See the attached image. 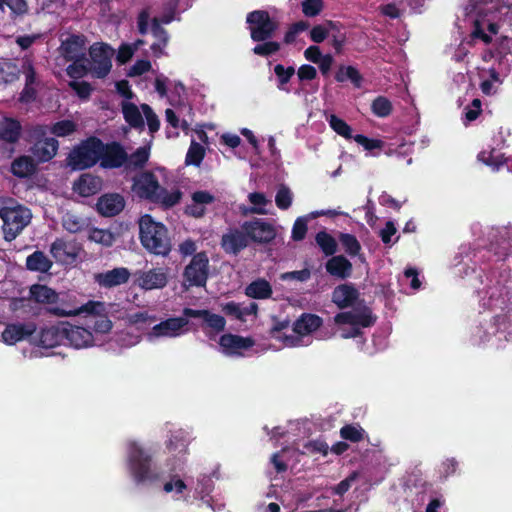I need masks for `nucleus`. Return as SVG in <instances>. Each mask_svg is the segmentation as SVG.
Listing matches in <instances>:
<instances>
[{"label":"nucleus","mask_w":512,"mask_h":512,"mask_svg":"<svg viewBox=\"0 0 512 512\" xmlns=\"http://www.w3.org/2000/svg\"><path fill=\"white\" fill-rule=\"evenodd\" d=\"M187 489L185 482L178 476H173L171 479L164 483L162 490L166 493H175L177 500L184 498L183 493Z\"/></svg>","instance_id":"3c124183"},{"label":"nucleus","mask_w":512,"mask_h":512,"mask_svg":"<svg viewBox=\"0 0 512 512\" xmlns=\"http://www.w3.org/2000/svg\"><path fill=\"white\" fill-rule=\"evenodd\" d=\"M65 339L64 324L42 328L39 333L38 345L43 348H54Z\"/></svg>","instance_id":"bb28decb"},{"label":"nucleus","mask_w":512,"mask_h":512,"mask_svg":"<svg viewBox=\"0 0 512 512\" xmlns=\"http://www.w3.org/2000/svg\"><path fill=\"white\" fill-rule=\"evenodd\" d=\"M122 113L125 121L133 128H143L144 120L138 107L129 101H123L121 104Z\"/></svg>","instance_id":"e433bc0d"},{"label":"nucleus","mask_w":512,"mask_h":512,"mask_svg":"<svg viewBox=\"0 0 512 512\" xmlns=\"http://www.w3.org/2000/svg\"><path fill=\"white\" fill-rule=\"evenodd\" d=\"M205 156V149L204 147L195 142L192 141L190 144V147L187 151L185 163L186 165H195L199 166Z\"/></svg>","instance_id":"a18cd8bd"},{"label":"nucleus","mask_w":512,"mask_h":512,"mask_svg":"<svg viewBox=\"0 0 512 512\" xmlns=\"http://www.w3.org/2000/svg\"><path fill=\"white\" fill-rule=\"evenodd\" d=\"M136 52V47H132L130 44L123 43L120 45L117 55L116 61L119 65L126 64L130 61Z\"/></svg>","instance_id":"e2e57ef3"},{"label":"nucleus","mask_w":512,"mask_h":512,"mask_svg":"<svg viewBox=\"0 0 512 512\" xmlns=\"http://www.w3.org/2000/svg\"><path fill=\"white\" fill-rule=\"evenodd\" d=\"M280 49V44L276 41H266L264 43L258 44L253 48V52L259 56H269Z\"/></svg>","instance_id":"052dcab7"},{"label":"nucleus","mask_w":512,"mask_h":512,"mask_svg":"<svg viewBox=\"0 0 512 512\" xmlns=\"http://www.w3.org/2000/svg\"><path fill=\"white\" fill-rule=\"evenodd\" d=\"M87 39L83 34H71L61 42L60 53L66 61L85 57Z\"/></svg>","instance_id":"6ab92c4d"},{"label":"nucleus","mask_w":512,"mask_h":512,"mask_svg":"<svg viewBox=\"0 0 512 512\" xmlns=\"http://www.w3.org/2000/svg\"><path fill=\"white\" fill-rule=\"evenodd\" d=\"M65 339L75 348H83L93 343V334L88 328L64 325Z\"/></svg>","instance_id":"b1692460"},{"label":"nucleus","mask_w":512,"mask_h":512,"mask_svg":"<svg viewBox=\"0 0 512 512\" xmlns=\"http://www.w3.org/2000/svg\"><path fill=\"white\" fill-rule=\"evenodd\" d=\"M53 263L43 251L36 250L26 258V267L30 271L46 273Z\"/></svg>","instance_id":"c9c22d12"},{"label":"nucleus","mask_w":512,"mask_h":512,"mask_svg":"<svg viewBox=\"0 0 512 512\" xmlns=\"http://www.w3.org/2000/svg\"><path fill=\"white\" fill-rule=\"evenodd\" d=\"M158 188V181L152 172H142L133 178L132 191L141 199L157 201L159 195L156 190Z\"/></svg>","instance_id":"a211bd4d"},{"label":"nucleus","mask_w":512,"mask_h":512,"mask_svg":"<svg viewBox=\"0 0 512 512\" xmlns=\"http://www.w3.org/2000/svg\"><path fill=\"white\" fill-rule=\"evenodd\" d=\"M49 312L59 317L77 316L85 314L88 329L95 333L105 334L112 329V322L106 313L103 302L89 300L86 303L69 302L49 308Z\"/></svg>","instance_id":"f257e3e1"},{"label":"nucleus","mask_w":512,"mask_h":512,"mask_svg":"<svg viewBox=\"0 0 512 512\" xmlns=\"http://www.w3.org/2000/svg\"><path fill=\"white\" fill-rule=\"evenodd\" d=\"M208 257L204 252L196 254L186 267L184 276L189 286L203 287L208 276Z\"/></svg>","instance_id":"2eb2a0df"},{"label":"nucleus","mask_w":512,"mask_h":512,"mask_svg":"<svg viewBox=\"0 0 512 512\" xmlns=\"http://www.w3.org/2000/svg\"><path fill=\"white\" fill-rule=\"evenodd\" d=\"M151 69V63L145 59L137 60L128 70V77H136L141 76L142 74L148 72Z\"/></svg>","instance_id":"69168bd1"},{"label":"nucleus","mask_w":512,"mask_h":512,"mask_svg":"<svg viewBox=\"0 0 512 512\" xmlns=\"http://www.w3.org/2000/svg\"><path fill=\"white\" fill-rule=\"evenodd\" d=\"M292 200H293V194H292L291 190L287 186L281 185L278 188L276 196H275L276 206L279 209L286 210L291 206Z\"/></svg>","instance_id":"5fc2aeb1"},{"label":"nucleus","mask_w":512,"mask_h":512,"mask_svg":"<svg viewBox=\"0 0 512 512\" xmlns=\"http://www.w3.org/2000/svg\"><path fill=\"white\" fill-rule=\"evenodd\" d=\"M249 202L253 205L248 212L253 214L265 215L267 213L265 206L269 203V200L265 196L264 193L261 192H253L248 195ZM246 214L247 211L243 210Z\"/></svg>","instance_id":"79ce46f5"},{"label":"nucleus","mask_w":512,"mask_h":512,"mask_svg":"<svg viewBox=\"0 0 512 512\" xmlns=\"http://www.w3.org/2000/svg\"><path fill=\"white\" fill-rule=\"evenodd\" d=\"M113 54L114 50L106 43H95L89 48L90 70L95 77L104 78L109 74L112 68L111 58Z\"/></svg>","instance_id":"1a4fd4ad"},{"label":"nucleus","mask_w":512,"mask_h":512,"mask_svg":"<svg viewBox=\"0 0 512 512\" xmlns=\"http://www.w3.org/2000/svg\"><path fill=\"white\" fill-rule=\"evenodd\" d=\"M258 306L255 302H251L248 306L242 307L233 301L222 305V312L233 319L244 322L248 315L256 314Z\"/></svg>","instance_id":"2f4dec72"},{"label":"nucleus","mask_w":512,"mask_h":512,"mask_svg":"<svg viewBox=\"0 0 512 512\" xmlns=\"http://www.w3.org/2000/svg\"><path fill=\"white\" fill-rule=\"evenodd\" d=\"M365 431L359 425L346 424L340 429V436L344 440L358 443L364 439Z\"/></svg>","instance_id":"37998d69"},{"label":"nucleus","mask_w":512,"mask_h":512,"mask_svg":"<svg viewBox=\"0 0 512 512\" xmlns=\"http://www.w3.org/2000/svg\"><path fill=\"white\" fill-rule=\"evenodd\" d=\"M241 228L247 233L248 240L256 243H268L276 237L274 225L263 219L245 221Z\"/></svg>","instance_id":"ddd939ff"},{"label":"nucleus","mask_w":512,"mask_h":512,"mask_svg":"<svg viewBox=\"0 0 512 512\" xmlns=\"http://www.w3.org/2000/svg\"><path fill=\"white\" fill-rule=\"evenodd\" d=\"M307 233V221L304 218H298L294 222L293 228H292V238L295 241H300L304 239L305 235Z\"/></svg>","instance_id":"338daca9"},{"label":"nucleus","mask_w":512,"mask_h":512,"mask_svg":"<svg viewBox=\"0 0 512 512\" xmlns=\"http://www.w3.org/2000/svg\"><path fill=\"white\" fill-rule=\"evenodd\" d=\"M89 239L106 247L112 246L115 241L114 234L111 231L100 228L91 229Z\"/></svg>","instance_id":"8fccbe9b"},{"label":"nucleus","mask_w":512,"mask_h":512,"mask_svg":"<svg viewBox=\"0 0 512 512\" xmlns=\"http://www.w3.org/2000/svg\"><path fill=\"white\" fill-rule=\"evenodd\" d=\"M30 209L22 206H4L0 208V218L3 221V233L6 241L14 240L30 223Z\"/></svg>","instance_id":"39448f33"},{"label":"nucleus","mask_w":512,"mask_h":512,"mask_svg":"<svg viewBox=\"0 0 512 512\" xmlns=\"http://www.w3.org/2000/svg\"><path fill=\"white\" fill-rule=\"evenodd\" d=\"M290 325V321L289 320H277L275 319L274 321V324L273 326L271 327L270 329V337L271 338H274L276 340H280L282 341V343L284 344V336L286 335L285 333H283V331L285 329H287Z\"/></svg>","instance_id":"0e129e2a"},{"label":"nucleus","mask_w":512,"mask_h":512,"mask_svg":"<svg viewBox=\"0 0 512 512\" xmlns=\"http://www.w3.org/2000/svg\"><path fill=\"white\" fill-rule=\"evenodd\" d=\"M63 226L67 231L77 233L83 229L84 221L80 217L68 213L63 218Z\"/></svg>","instance_id":"bf43d9fd"},{"label":"nucleus","mask_w":512,"mask_h":512,"mask_svg":"<svg viewBox=\"0 0 512 512\" xmlns=\"http://www.w3.org/2000/svg\"><path fill=\"white\" fill-rule=\"evenodd\" d=\"M255 345L251 337L227 333L220 336L219 346L222 352L227 356H243L244 351L249 350Z\"/></svg>","instance_id":"f3484780"},{"label":"nucleus","mask_w":512,"mask_h":512,"mask_svg":"<svg viewBox=\"0 0 512 512\" xmlns=\"http://www.w3.org/2000/svg\"><path fill=\"white\" fill-rule=\"evenodd\" d=\"M47 133L48 126L46 125H36L29 133L33 142L29 151L38 164L52 160L59 149L58 140L53 137H46Z\"/></svg>","instance_id":"20e7f679"},{"label":"nucleus","mask_w":512,"mask_h":512,"mask_svg":"<svg viewBox=\"0 0 512 512\" xmlns=\"http://www.w3.org/2000/svg\"><path fill=\"white\" fill-rule=\"evenodd\" d=\"M364 301L359 297V290H333L332 292V302L339 309H354Z\"/></svg>","instance_id":"c85d7f7f"},{"label":"nucleus","mask_w":512,"mask_h":512,"mask_svg":"<svg viewBox=\"0 0 512 512\" xmlns=\"http://www.w3.org/2000/svg\"><path fill=\"white\" fill-rule=\"evenodd\" d=\"M326 270L337 278L344 279L350 276L352 264L344 256H334L326 263Z\"/></svg>","instance_id":"f704fd0d"},{"label":"nucleus","mask_w":512,"mask_h":512,"mask_svg":"<svg viewBox=\"0 0 512 512\" xmlns=\"http://www.w3.org/2000/svg\"><path fill=\"white\" fill-rule=\"evenodd\" d=\"M149 158V152L145 147H139L131 155H128V160L124 164L126 170H137L142 168Z\"/></svg>","instance_id":"58836bf2"},{"label":"nucleus","mask_w":512,"mask_h":512,"mask_svg":"<svg viewBox=\"0 0 512 512\" xmlns=\"http://www.w3.org/2000/svg\"><path fill=\"white\" fill-rule=\"evenodd\" d=\"M127 465L137 484L152 483L159 478L152 453L135 441L128 443Z\"/></svg>","instance_id":"f03ea898"},{"label":"nucleus","mask_w":512,"mask_h":512,"mask_svg":"<svg viewBox=\"0 0 512 512\" xmlns=\"http://www.w3.org/2000/svg\"><path fill=\"white\" fill-rule=\"evenodd\" d=\"M328 452L329 446L322 439L309 440L303 444L302 450H299L300 454L307 456H314L317 454L327 456Z\"/></svg>","instance_id":"4c0bfd02"},{"label":"nucleus","mask_w":512,"mask_h":512,"mask_svg":"<svg viewBox=\"0 0 512 512\" xmlns=\"http://www.w3.org/2000/svg\"><path fill=\"white\" fill-rule=\"evenodd\" d=\"M301 8L306 17H316L322 12L324 3L323 0H303Z\"/></svg>","instance_id":"4d7b16f0"},{"label":"nucleus","mask_w":512,"mask_h":512,"mask_svg":"<svg viewBox=\"0 0 512 512\" xmlns=\"http://www.w3.org/2000/svg\"><path fill=\"white\" fill-rule=\"evenodd\" d=\"M48 130L57 137H66L76 131V124L72 120H61L55 122Z\"/></svg>","instance_id":"49530a36"},{"label":"nucleus","mask_w":512,"mask_h":512,"mask_svg":"<svg viewBox=\"0 0 512 512\" xmlns=\"http://www.w3.org/2000/svg\"><path fill=\"white\" fill-rule=\"evenodd\" d=\"M97 211L105 217L118 215L125 207L123 196L118 193L102 195L96 204Z\"/></svg>","instance_id":"4be33fe9"},{"label":"nucleus","mask_w":512,"mask_h":512,"mask_svg":"<svg viewBox=\"0 0 512 512\" xmlns=\"http://www.w3.org/2000/svg\"><path fill=\"white\" fill-rule=\"evenodd\" d=\"M30 297H12L8 299V307L10 311L17 312L19 310L26 311L30 307L32 300L38 303L54 304L57 303L59 295L56 290H29Z\"/></svg>","instance_id":"4468645a"},{"label":"nucleus","mask_w":512,"mask_h":512,"mask_svg":"<svg viewBox=\"0 0 512 512\" xmlns=\"http://www.w3.org/2000/svg\"><path fill=\"white\" fill-rule=\"evenodd\" d=\"M133 279V286L138 288H160V273L157 269H151L149 271L137 270L131 273Z\"/></svg>","instance_id":"72a5a7b5"},{"label":"nucleus","mask_w":512,"mask_h":512,"mask_svg":"<svg viewBox=\"0 0 512 512\" xmlns=\"http://www.w3.org/2000/svg\"><path fill=\"white\" fill-rule=\"evenodd\" d=\"M315 240L325 255H333L336 252L337 243L330 234L324 231L319 232L317 233Z\"/></svg>","instance_id":"09e8293b"},{"label":"nucleus","mask_w":512,"mask_h":512,"mask_svg":"<svg viewBox=\"0 0 512 512\" xmlns=\"http://www.w3.org/2000/svg\"><path fill=\"white\" fill-rule=\"evenodd\" d=\"M191 108L185 105H179L175 109L165 111L166 120L169 125L175 129L174 135H178V130H188L189 123L184 119L185 112L190 113Z\"/></svg>","instance_id":"7c9ffc66"},{"label":"nucleus","mask_w":512,"mask_h":512,"mask_svg":"<svg viewBox=\"0 0 512 512\" xmlns=\"http://www.w3.org/2000/svg\"><path fill=\"white\" fill-rule=\"evenodd\" d=\"M333 31H338L337 24L333 21H326L324 24L314 26L310 31V37L313 42L321 43Z\"/></svg>","instance_id":"a19ab883"},{"label":"nucleus","mask_w":512,"mask_h":512,"mask_svg":"<svg viewBox=\"0 0 512 512\" xmlns=\"http://www.w3.org/2000/svg\"><path fill=\"white\" fill-rule=\"evenodd\" d=\"M377 318L364 301L351 311L337 313L334 317V322L338 325L348 324L358 328H369L375 325Z\"/></svg>","instance_id":"6e6552de"},{"label":"nucleus","mask_w":512,"mask_h":512,"mask_svg":"<svg viewBox=\"0 0 512 512\" xmlns=\"http://www.w3.org/2000/svg\"><path fill=\"white\" fill-rule=\"evenodd\" d=\"M357 473L353 472L347 478L340 481L334 488L333 494L343 496L350 488L352 483L356 480Z\"/></svg>","instance_id":"774afa93"},{"label":"nucleus","mask_w":512,"mask_h":512,"mask_svg":"<svg viewBox=\"0 0 512 512\" xmlns=\"http://www.w3.org/2000/svg\"><path fill=\"white\" fill-rule=\"evenodd\" d=\"M102 140L90 136L74 147L67 157V164L73 170H85L96 165L100 160Z\"/></svg>","instance_id":"7ed1b4c3"},{"label":"nucleus","mask_w":512,"mask_h":512,"mask_svg":"<svg viewBox=\"0 0 512 512\" xmlns=\"http://www.w3.org/2000/svg\"><path fill=\"white\" fill-rule=\"evenodd\" d=\"M131 272L125 267H117L94 275L95 282L105 288H112L128 282Z\"/></svg>","instance_id":"412c9836"},{"label":"nucleus","mask_w":512,"mask_h":512,"mask_svg":"<svg viewBox=\"0 0 512 512\" xmlns=\"http://www.w3.org/2000/svg\"><path fill=\"white\" fill-rule=\"evenodd\" d=\"M372 112L378 117H387L392 112V103L383 96H378L371 104Z\"/></svg>","instance_id":"864d4df0"},{"label":"nucleus","mask_w":512,"mask_h":512,"mask_svg":"<svg viewBox=\"0 0 512 512\" xmlns=\"http://www.w3.org/2000/svg\"><path fill=\"white\" fill-rule=\"evenodd\" d=\"M252 40L262 42L270 39L278 28V23L271 19L265 10H255L247 15Z\"/></svg>","instance_id":"0eeeda50"},{"label":"nucleus","mask_w":512,"mask_h":512,"mask_svg":"<svg viewBox=\"0 0 512 512\" xmlns=\"http://www.w3.org/2000/svg\"><path fill=\"white\" fill-rule=\"evenodd\" d=\"M139 237L142 245L156 255L160 254V223L145 214L139 221Z\"/></svg>","instance_id":"9b49d317"},{"label":"nucleus","mask_w":512,"mask_h":512,"mask_svg":"<svg viewBox=\"0 0 512 512\" xmlns=\"http://www.w3.org/2000/svg\"><path fill=\"white\" fill-rule=\"evenodd\" d=\"M69 86L75 91L80 99H89L92 93V86L86 81H72L69 83Z\"/></svg>","instance_id":"680f3d73"},{"label":"nucleus","mask_w":512,"mask_h":512,"mask_svg":"<svg viewBox=\"0 0 512 512\" xmlns=\"http://www.w3.org/2000/svg\"><path fill=\"white\" fill-rule=\"evenodd\" d=\"M183 314L186 317L200 319V327L209 337L217 335L225 330V318L219 314L212 313L210 310L184 308Z\"/></svg>","instance_id":"9d476101"},{"label":"nucleus","mask_w":512,"mask_h":512,"mask_svg":"<svg viewBox=\"0 0 512 512\" xmlns=\"http://www.w3.org/2000/svg\"><path fill=\"white\" fill-rule=\"evenodd\" d=\"M38 163L33 157L22 155L11 163V173L18 178H28L37 171Z\"/></svg>","instance_id":"cd10ccee"},{"label":"nucleus","mask_w":512,"mask_h":512,"mask_svg":"<svg viewBox=\"0 0 512 512\" xmlns=\"http://www.w3.org/2000/svg\"><path fill=\"white\" fill-rule=\"evenodd\" d=\"M339 241L345 251L351 256L357 255L361 249V245L354 235L342 233L339 236Z\"/></svg>","instance_id":"6e6d98bb"},{"label":"nucleus","mask_w":512,"mask_h":512,"mask_svg":"<svg viewBox=\"0 0 512 512\" xmlns=\"http://www.w3.org/2000/svg\"><path fill=\"white\" fill-rule=\"evenodd\" d=\"M182 198V192L178 187H173L170 190L165 189L162 191V206L168 208L177 204Z\"/></svg>","instance_id":"13d9d810"},{"label":"nucleus","mask_w":512,"mask_h":512,"mask_svg":"<svg viewBox=\"0 0 512 512\" xmlns=\"http://www.w3.org/2000/svg\"><path fill=\"white\" fill-rule=\"evenodd\" d=\"M335 79L338 82H344L350 80L355 87H361L362 76L359 71L353 66H340L339 70L335 75Z\"/></svg>","instance_id":"ea45409f"},{"label":"nucleus","mask_w":512,"mask_h":512,"mask_svg":"<svg viewBox=\"0 0 512 512\" xmlns=\"http://www.w3.org/2000/svg\"><path fill=\"white\" fill-rule=\"evenodd\" d=\"M103 181L99 176L82 174L73 185V190L82 197L97 194L102 188Z\"/></svg>","instance_id":"393cba45"},{"label":"nucleus","mask_w":512,"mask_h":512,"mask_svg":"<svg viewBox=\"0 0 512 512\" xmlns=\"http://www.w3.org/2000/svg\"><path fill=\"white\" fill-rule=\"evenodd\" d=\"M189 443V433L183 429H177L171 432L166 442V448L175 456H185L188 453Z\"/></svg>","instance_id":"a878e982"},{"label":"nucleus","mask_w":512,"mask_h":512,"mask_svg":"<svg viewBox=\"0 0 512 512\" xmlns=\"http://www.w3.org/2000/svg\"><path fill=\"white\" fill-rule=\"evenodd\" d=\"M330 127L340 136L351 139L352 138V129L351 127L341 118L332 114L328 118Z\"/></svg>","instance_id":"603ef678"},{"label":"nucleus","mask_w":512,"mask_h":512,"mask_svg":"<svg viewBox=\"0 0 512 512\" xmlns=\"http://www.w3.org/2000/svg\"><path fill=\"white\" fill-rule=\"evenodd\" d=\"M100 166L104 169H116L124 166L128 160V154L124 147L116 141L104 143L100 149Z\"/></svg>","instance_id":"f8f14e48"},{"label":"nucleus","mask_w":512,"mask_h":512,"mask_svg":"<svg viewBox=\"0 0 512 512\" xmlns=\"http://www.w3.org/2000/svg\"><path fill=\"white\" fill-rule=\"evenodd\" d=\"M72 63L68 65L66 72L67 75L73 79H79L84 77L88 71L89 68L86 65L87 59L86 57L78 58V59H72Z\"/></svg>","instance_id":"de8ad7c7"},{"label":"nucleus","mask_w":512,"mask_h":512,"mask_svg":"<svg viewBox=\"0 0 512 512\" xmlns=\"http://www.w3.org/2000/svg\"><path fill=\"white\" fill-rule=\"evenodd\" d=\"M323 325V319L312 313H303L293 323L294 334L284 336V345L287 347H299L303 343V337L317 331Z\"/></svg>","instance_id":"423d86ee"},{"label":"nucleus","mask_w":512,"mask_h":512,"mask_svg":"<svg viewBox=\"0 0 512 512\" xmlns=\"http://www.w3.org/2000/svg\"><path fill=\"white\" fill-rule=\"evenodd\" d=\"M249 240L247 233L242 229H229L223 234L221 239V246L227 252L231 254H237L248 246Z\"/></svg>","instance_id":"5701e85b"},{"label":"nucleus","mask_w":512,"mask_h":512,"mask_svg":"<svg viewBox=\"0 0 512 512\" xmlns=\"http://www.w3.org/2000/svg\"><path fill=\"white\" fill-rule=\"evenodd\" d=\"M189 317L184 314L182 317L168 318L162 320V337H177L189 331Z\"/></svg>","instance_id":"c756f323"},{"label":"nucleus","mask_w":512,"mask_h":512,"mask_svg":"<svg viewBox=\"0 0 512 512\" xmlns=\"http://www.w3.org/2000/svg\"><path fill=\"white\" fill-rule=\"evenodd\" d=\"M81 247L75 241L57 238L50 246V253L56 262L63 265L74 264L80 254Z\"/></svg>","instance_id":"dca6fc26"},{"label":"nucleus","mask_w":512,"mask_h":512,"mask_svg":"<svg viewBox=\"0 0 512 512\" xmlns=\"http://www.w3.org/2000/svg\"><path fill=\"white\" fill-rule=\"evenodd\" d=\"M4 6L11 11V18L23 16L28 12V4L26 0H0V10L4 12Z\"/></svg>","instance_id":"c03bdc74"},{"label":"nucleus","mask_w":512,"mask_h":512,"mask_svg":"<svg viewBox=\"0 0 512 512\" xmlns=\"http://www.w3.org/2000/svg\"><path fill=\"white\" fill-rule=\"evenodd\" d=\"M21 124L13 118H5L0 122V140L10 144L18 142L21 136Z\"/></svg>","instance_id":"473e14b6"},{"label":"nucleus","mask_w":512,"mask_h":512,"mask_svg":"<svg viewBox=\"0 0 512 512\" xmlns=\"http://www.w3.org/2000/svg\"><path fill=\"white\" fill-rule=\"evenodd\" d=\"M36 331V325L29 323L8 324L2 332V340L7 345H14L19 341L32 336Z\"/></svg>","instance_id":"aec40b11"}]
</instances>
